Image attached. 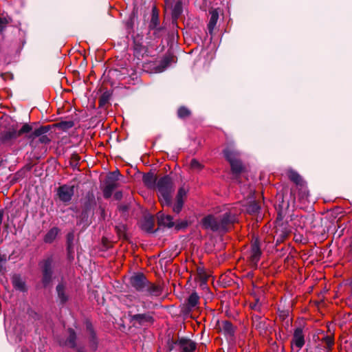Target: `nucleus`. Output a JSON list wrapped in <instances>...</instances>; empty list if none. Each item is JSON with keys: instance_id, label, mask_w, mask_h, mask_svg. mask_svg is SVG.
Wrapping results in <instances>:
<instances>
[{"instance_id": "obj_16", "label": "nucleus", "mask_w": 352, "mask_h": 352, "mask_svg": "<svg viewBox=\"0 0 352 352\" xmlns=\"http://www.w3.org/2000/svg\"><path fill=\"white\" fill-rule=\"evenodd\" d=\"M157 224L159 226L173 228L175 225L173 218L171 215L164 214L162 212H158L156 214Z\"/></svg>"}, {"instance_id": "obj_30", "label": "nucleus", "mask_w": 352, "mask_h": 352, "mask_svg": "<svg viewBox=\"0 0 352 352\" xmlns=\"http://www.w3.org/2000/svg\"><path fill=\"white\" fill-rule=\"evenodd\" d=\"M223 153L224 155V157L226 160L229 162L231 163L232 162H234L236 160L238 152L235 151L234 149L230 148H226L223 151Z\"/></svg>"}, {"instance_id": "obj_1", "label": "nucleus", "mask_w": 352, "mask_h": 352, "mask_svg": "<svg viewBox=\"0 0 352 352\" xmlns=\"http://www.w3.org/2000/svg\"><path fill=\"white\" fill-rule=\"evenodd\" d=\"M155 188L158 190V199L162 207H171L173 206V194L175 186L172 178L166 175L160 177L157 182Z\"/></svg>"}, {"instance_id": "obj_37", "label": "nucleus", "mask_w": 352, "mask_h": 352, "mask_svg": "<svg viewBox=\"0 0 352 352\" xmlns=\"http://www.w3.org/2000/svg\"><path fill=\"white\" fill-rule=\"evenodd\" d=\"M138 19V12L135 9L131 13L129 19L126 23L127 30H132L134 27L135 21Z\"/></svg>"}, {"instance_id": "obj_12", "label": "nucleus", "mask_w": 352, "mask_h": 352, "mask_svg": "<svg viewBox=\"0 0 352 352\" xmlns=\"http://www.w3.org/2000/svg\"><path fill=\"white\" fill-rule=\"evenodd\" d=\"M284 194L282 195L281 204H279V209L278 210L277 220H282L286 213V210L289 208L290 202L294 204L296 201L295 191L292 189L289 192V198L287 201V203H284Z\"/></svg>"}, {"instance_id": "obj_59", "label": "nucleus", "mask_w": 352, "mask_h": 352, "mask_svg": "<svg viewBox=\"0 0 352 352\" xmlns=\"http://www.w3.org/2000/svg\"><path fill=\"white\" fill-rule=\"evenodd\" d=\"M89 135L91 136V138H94V136L95 135V133H91L89 131Z\"/></svg>"}, {"instance_id": "obj_44", "label": "nucleus", "mask_w": 352, "mask_h": 352, "mask_svg": "<svg viewBox=\"0 0 352 352\" xmlns=\"http://www.w3.org/2000/svg\"><path fill=\"white\" fill-rule=\"evenodd\" d=\"M190 166L192 170L197 172L201 170L204 168V165L195 158L191 160Z\"/></svg>"}, {"instance_id": "obj_36", "label": "nucleus", "mask_w": 352, "mask_h": 352, "mask_svg": "<svg viewBox=\"0 0 352 352\" xmlns=\"http://www.w3.org/2000/svg\"><path fill=\"white\" fill-rule=\"evenodd\" d=\"M177 115L179 118L184 120L191 116V111L185 106H181L177 109Z\"/></svg>"}, {"instance_id": "obj_39", "label": "nucleus", "mask_w": 352, "mask_h": 352, "mask_svg": "<svg viewBox=\"0 0 352 352\" xmlns=\"http://www.w3.org/2000/svg\"><path fill=\"white\" fill-rule=\"evenodd\" d=\"M120 175V171L118 170H116V171L110 172L107 175L105 182L118 185L117 182L119 179Z\"/></svg>"}, {"instance_id": "obj_45", "label": "nucleus", "mask_w": 352, "mask_h": 352, "mask_svg": "<svg viewBox=\"0 0 352 352\" xmlns=\"http://www.w3.org/2000/svg\"><path fill=\"white\" fill-rule=\"evenodd\" d=\"M134 51L137 54V55H143V54L146 51V47L143 45L142 43L134 42Z\"/></svg>"}, {"instance_id": "obj_57", "label": "nucleus", "mask_w": 352, "mask_h": 352, "mask_svg": "<svg viewBox=\"0 0 352 352\" xmlns=\"http://www.w3.org/2000/svg\"><path fill=\"white\" fill-rule=\"evenodd\" d=\"M102 241H103L104 247L107 249L109 248L111 245L109 244V242L107 241V240L106 239H103Z\"/></svg>"}, {"instance_id": "obj_34", "label": "nucleus", "mask_w": 352, "mask_h": 352, "mask_svg": "<svg viewBox=\"0 0 352 352\" xmlns=\"http://www.w3.org/2000/svg\"><path fill=\"white\" fill-rule=\"evenodd\" d=\"M149 32H152V35L154 37V38H162L167 34L166 28L161 25L156 27L155 28H153L151 30H149Z\"/></svg>"}, {"instance_id": "obj_9", "label": "nucleus", "mask_w": 352, "mask_h": 352, "mask_svg": "<svg viewBox=\"0 0 352 352\" xmlns=\"http://www.w3.org/2000/svg\"><path fill=\"white\" fill-rule=\"evenodd\" d=\"M74 193V186L67 184L59 186L57 189V195L60 201L68 203L72 200Z\"/></svg>"}, {"instance_id": "obj_52", "label": "nucleus", "mask_w": 352, "mask_h": 352, "mask_svg": "<svg viewBox=\"0 0 352 352\" xmlns=\"http://www.w3.org/2000/svg\"><path fill=\"white\" fill-rule=\"evenodd\" d=\"M39 142L43 144H47L50 142V139L45 134L42 135L39 138Z\"/></svg>"}, {"instance_id": "obj_63", "label": "nucleus", "mask_w": 352, "mask_h": 352, "mask_svg": "<svg viewBox=\"0 0 352 352\" xmlns=\"http://www.w3.org/2000/svg\"><path fill=\"white\" fill-rule=\"evenodd\" d=\"M94 72L93 71H89V77L91 76V74H93Z\"/></svg>"}, {"instance_id": "obj_15", "label": "nucleus", "mask_w": 352, "mask_h": 352, "mask_svg": "<svg viewBox=\"0 0 352 352\" xmlns=\"http://www.w3.org/2000/svg\"><path fill=\"white\" fill-rule=\"evenodd\" d=\"M155 218L150 214H145L141 223V229L148 233L156 232L158 229L153 230Z\"/></svg>"}, {"instance_id": "obj_4", "label": "nucleus", "mask_w": 352, "mask_h": 352, "mask_svg": "<svg viewBox=\"0 0 352 352\" xmlns=\"http://www.w3.org/2000/svg\"><path fill=\"white\" fill-rule=\"evenodd\" d=\"M129 284L137 292L144 293L148 280L142 272L134 273L129 278Z\"/></svg>"}, {"instance_id": "obj_62", "label": "nucleus", "mask_w": 352, "mask_h": 352, "mask_svg": "<svg viewBox=\"0 0 352 352\" xmlns=\"http://www.w3.org/2000/svg\"><path fill=\"white\" fill-rule=\"evenodd\" d=\"M96 293L97 292L96 291H93L92 292V294L94 295V297L96 298Z\"/></svg>"}, {"instance_id": "obj_42", "label": "nucleus", "mask_w": 352, "mask_h": 352, "mask_svg": "<svg viewBox=\"0 0 352 352\" xmlns=\"http://www.w3.org/2000/svg\"><path fill=\"white\" fill-rule=\"evenodd\" d=\"M74 125V123L73 121L72 120H69V121H60L59 122H57L56 124H54V126H56V127H58V129H60L63 131H66L69 129H71L72 127H73Z\"/></svg>"}, {"instance_id": "obj_28", "label": "nucleus", "mask_w": 352, "mask_h": 352, "mask_svg": "<svg viewBox=\"0 0 352 352\" xmlns=\"http://www.w3.org/2000/svg\"><path fill=\"white\" fill-rule=\"evenodd\" d=\"M231 171L235 176L239 175L244 170L242 162L240 160H236L230 163Z\"/></svg>"}, {"instance_id": "obj_48", "label": "nucleus", "mask_w": 352, "mask_h": 352, "mask_svg": "<svg viewBox=\"0 0 352 352\" xmlns=\"http://www.w3.org/2000/svg\"><path fill=\"white\" fill-rule=\"evenodd\" d=\"M188 223L186 220H182L180 221L176 222V223H175V225H174L175 229L177 231L185 229L188 227Z\"/></svg>"}, {"instance_id": "obj_35", "label": "nucleus", "mask_w": 352, "mask_h": 352, "mask_svg": "<svg viewBox=\"0 0 352 352\" xmlns=\"http://www.w3.org/2000/svg\"><path fill=\"white\" fill-rule=\"evenodd\" d=\"M173 58H174V57L172 56H166L164 57L160 60L159 65H157L158 70L160 72L164 71L167 67L169 66V65L173 60Z\"/></svg>"}, {"instance_id": "obj_27", "label": "nucleus", "mask_w": 352, "mask_h": 352, "mask_svg": "<svg viewBox=\"0 0 352 352\" xmlns=\"http://www.w3.org/2000/svg\"><path fill=\"white\" fill-rule=\"evenodd\" d=\"M51 129L50 125L41 126L36 129L28 135V139L34 140L36 138H40L42 135L46 134Z\"/></svg>"}, {"instance_id": "obj_33", "label": "nucleus", "mask_w": 352, "mask_h": 352, "mask_svg": "<svg viewBox=\"0 0 352 352\" xmlns=\"http://www.w3.org/2000/svg\"><path fill=\"white\" fill-rule=\"evenodd\" d=\"M118 185L105 182V186L103 188V196L105 199L111 197L113 191L117 188Z\"/></svg>"}, {"instance_id": "obj_38", "label": "nucleus", "mask_w": 352, "mask_h": 352, "mask_svg": "<svg viewBox=\"0 0 352 352\" xmlns=\"http://www.w3.org/2000/svg\"><path fill=\"white\" fill-rule=\"evenodd\" d=\"M115 230L120 238H122L124 240H128V236L126 233V225L120 223L115 226Z\"/></svg>"}, {"instance_id": "obj_24", "label": "nucleus", "mask_w": 352, "mask_h": 352, "mask_svg": "<svg viewBox=\"0 0 352 352\" xmlns=\"http://www.w3.org/2000/svg\"><path fill=\"white\" fill-rule=\"evenodd\" d=\"M160 26L159 10L155 6H153L151 10V17L148 23V30H151L156 27Z\"/></svg>"}, {"instance_id": "obj_58", "label": "nucleus", "mask_w": 352, "mask_h": 352, "mask_svg": "<svg viewBox=\"0 0 352 352\" xmlns=\"http://www.w3.org/2000/svg\"><path fill=\"white\" fill-rule=\"evenodd\" d=\"M316 351H322V349H324V347L320 344H318V345L316 346Z\"/></svg>"}, {"instance_id": "obj_22", "label": "nucleus", "mask_w": 352, "mask_h": 352, "mask_svg": "<svg viewBox=\"0 0 352 352\" xmlns=\"http://www.w3.org/2000/svg\"><path fill=\"white\" fill-rule=\"evenodd\" d=\"M252 322L255 329L260 331L261 333H265L269 329V325L265 320H263L261 317L254 315L252 317Z\"/></svg>"}, {"instance_id": "obj_41", "label": "nucleus", "mask_w": 352, "mask_h": 352, "mask_svg": "<svg viewBox=\"0 0 352 352\" xmlns=\"http://www.w3.org/2000/svg\"><path fill=\"white\" fill-rule=\"evenodd\" d=\"M65 286L62 283L58 284L56 287L58 296L62 303L66 302L68 299L67 295L65 294Z\"/></svg>"}, {"instance_id": "obj_47", "label": "nucleus", "mask_w": 352, "mask_h": 352, "mask_svg": "<svg viewBox=\"0 0 352 352\" xmlns=\"http://www.w3.org/2000/svg\"><path fill=\"white\" fill-rule=\"evenodd\" d=\"M74 238V235L73 233L67 234V251L69 254L72 252H73L72 242H73Z\"/></svg>"}, {"instance_id": "obj_29", "label": "nucleus", "mask_w": 352, "mask_h": 352, "mask_svg": "<svg viewBox=\"0 0 352 352\" xmlns=\"http://www.w3.org/2000/svg\"><path fill=\"white\" fill-rule=\"evenodd\" d=\"M59 229L56 227L51 228L45 235L43 241L46 243H52L56 238Z\"/></svg>"}, {"instance_id": "obj_5", "label": "nucleus", "mask_w": 352, "mask_h": 352, "mask_svg": "<svg viewBox=\"0 0 352 352\" xmlns=\"http://www.w3.org/2000/svg\"><path fill=\"white\" fill-rule=\"evenodd\" d=\"M32 127L29 124H23L19 130H16L14 128L10 129L3 133L2 135V140L3 142H9L13 140H16L22 134L28 133L32 131Z\"/></svg>"}, {"instance_id": "obj_8", "label": "nucleus", "mask_w": 352, "mask_h": 352, "mask_svg": "<svg viewBox=\"0 0 352 352\" xmlns=\"http://www.w3.org/2000/svg\"><path fill=\"white\" fill-rule=\"evenodd\" d=\"M200 224L203 229L212 232H220L218 217L213 214H208L201 219Z\"/></svg>"}, {"instance_id": "obj_20", "label": "nucleus", "mask_w": 352, "mask_h": 352, "mask_svg": "<svg viewBox=\"0 0 352 352\" xmlns=\"http://www.w3.org/2000/svg\"><path fill=\"white\" fill-rule=\"evenodd\" d=\"M12 283L14 289L25 292L27 291L25 282L20 274H15L11 278Z\"/></svg>"}, {"instance_id": "obj_51", "label": "nucleus", "mask_w": 352, "mask_h": 352, "mask_svg": "<svg viewBox=\"0 0 352 352\" xmlns=\"http://www.w3.org/2000/svg\"><path fill=\"white\" fill-rule=\"evenodd\" d=\"M80 160V157L77 154H74L71 157L70 164L72 166L76 167Z\"/></svg>"}, {"instance_id": "obj_7", "label": "nucleus", "mask_w": 352, "mask_h": 352, "mask_svg": "<svg viewBox=\"0 0 352 352\" xmlns=\"http://www.w3.org/2000/svg\"><path fill=\"white\" fill-rule=\"evenodd\" d=\"M52 258H47L43 260L41 263V266L42 268L43 272V279L42 282L44 286H47L50 284L52 280Z\"/></svg>"}, {"instance_id": "obj_56", "label": "nucleus", "mask_w": 352, "mask_h": 352, "mask_svg": "<svg viewBox=\"0 0 352 352\" xmlns=\"http://www.w3.org/2000/svg\"><path fill=\"white\" fill-rule=\"evenodd\" d=\"M6 261V256L4 254H0V267H2L3 263Z\"/></svg>"}, {"instance_id": "obj_50", "label": "nucleus", "mask_w": 352, "mask_h": 352, "mask_svg": "<svg viewBox=\"0 0 352 352\" xmlns=\"http://www.w3.org/2000/svg\"><path fill=\"white\" fill-rule=\"evenodd\" d=\"M10 19H8L7 18L0 17V33L3 31L7 25L10 22Z\"/></svg>"}, {"instance_id": "obj_31", "label": "nucleus", "mask_w": 352, "mask_h": 352, "mask_svg": "<svg viewBox=\"0 0 352 352\" xmlns=\"http://www.w3.org/2000/svg\"><path fill=\"white\" fill-rule=\"evenodd\" d=\"M245 210L250 214H256L260 212L261 206L257 201H252L246 205Z\"/></svg>"}, {"instance_id": "obj_25", "label": "nucleus", "mask_w": 352, "mask_h": 352, "mask_svg": "<svg viewBox=\"0 0 352 352\" xmlns=\"http://www.w3.org/2000/svg\"><path fill=\"white\" fill-rule=\"evenodd\" d=\"M287 175L290 181L297 186H302L303 180L300 174L295 170L290 168L287 172Z\"/></svg>"}, {"instance_id": "obj_26", "label": "nucleus", "mask_w": 352, "mask_h": 352, "mask_svg": "<svg viewBox=\"0 0 352 352\" xmlns=\"http://www.w3.org/2000/svg\"><path fill=\"white\" fill-rule=\"evenodd\" d=\"M320 342L324 344L323 347L325 352H330L334 345V336L333 335H325L321 338Z\"/></svg>"}, {"instance_id": "obj_19", "label": "nucleus", "mask_w": 352, "mask_h": 352, "mask_svg": "<svg viewBox=\"0 0 352 352\" xmlns=\"http://www.w3.org/2000/svg\"><path fill=\"white\" fill-rule=\"evenodd\" d=\"M142 182L146 187L149 189L155 188L157 178V176L151 171L144 173L142 176Z\"/></svg>"}, {"instance_id": "obj_32", "label": "nucleus", "mask_w": 352, "mask_h": 352, "mask_svg": "<svg viewBox=\"0 0 352 352\" xmlns=\"http://www.w3.org/2000/svg\"><path fill=\"white\" fill-rule=\"evenodd\" d=\"M183 12L182 2L181 1H177L175 3L173 8L172 10V18L174 20H177Z\"/></svg>"}, {"instance_id": "obj_61", "label": "nucleus", "mask_w": 352, "mask_h": 352, "mask_svg": "<svg viewBox=\"0 0 352 352\" xmlns=\"http://www.w3.org/2000/svg\"><path fill=\"white\" fill-rule=\"evenodd\" d=\"M93 121H92V119L89 120V128L91 127V124H93Z\"/></svg>"}, {"instance_id": "obj_11", "label": "nucleus", "mask_w": 352, "mask_h": 352, "mask_svg": "<svg viewBox=\"0 0 352 352\" xmlns=\"http://www.w3.org/2000/svg\"><path fill=\"white\" fill-rule=\"evenodd\" d=\"M261 254L262 251L261 250L260 240L258 237H254L251 243V263L256 266L261 258Z\"/></svg>"}, {"instance_id": "obj_54", "label": "nucleus", "mask_w": 352, "mask_h": 352, "mask_svg": "<svg viewBox=\"0 0 352 352\" xmlns=\"http://www.w3.org/2000/svg\"><path fill=\"white\" fill-rule=\"evenodd\" d=\"M122 198V191H117L114 194V199L116 200H120Z\"/></svg>"}, {"instance_id": "obj_49", "label": "nucleus", "mask_w": 352, "mask_h": 352, "mask_svg": "<svg viewBox=\"0 0 352 352\" xmlns=\"http://www.w3.org/2000/svg\"><path fill=\"white\" fill-rule=\"evenodd\" d=\"M168 349L170 351H173L177 346V339L174 340L173 338L168 339L167 342Z\"/></svg>"}, {"instance_id": "obj_23", "label": "nucleus", "mask_w": 352, "mask_h": 352, "mask_svg": "<svg viewBox=\"0 0 352 352\" xmlns=\"http://www.w3.org/2000/svg\"><path fill=\"white\" fill-rule=\"evenodd\" d=\"M209 14L210 17L208 24V30L209 34L212 35L219 19V12L217 9L212 8L209 10Z\"/></svg>"}, {"instance_id": "obj_43", "label": "nucleus", "mask_w": 352, "mask_h": 352, "mask_svg": "<svg viewBox=\"0 0 352 352\" xmlns=\"http://www.w3.org/2000/svg\"><path fill=\"white\" fill-rule=\"evenodd\" d=\"M68 332H69V337L66 340V344H68L70 347H74L76 345V344H75V340L76 338V333H75L74 331L72 329H69L68 330Z\"/></svg>"}, {"instance_id": "obj_3", "label": "nucleus", "mask_w": 352, "mask_h": 352, "mask_svg": "<svg viewBox=\"0 0 352 352\" xmlns=\"http://www.w3.org/2000/svg\"><path fill=\"white\" fill-rule=\"evenodd\" d=\"M199 303V296L197 292H192L186 300V301L180 305V314L188 317L192 311L195 310Z\"/></svg>"}, {"instance_id": "obj_40", "label": "nucleus", "mask_w": 352, "mask_h": 352, "mask_svg": "<svg viewBox=\"0 0 352 352\" xmlns=\"http://www.w3.org/2000/svg\"><path fill=\"white\" fill-rule=\"evenodd\" d=\"M197 273L201 281V285L206 284L209 278V275L206 273L204 267H198L197 268Z\"/></svg>"}, {"instance_id": "obj_10", "label": "nucleus", "mask_w": 352, "mask_h": 352, "mask_svg": "<svg viewBox=\"0 0 352 352\" xmlns=\"http://www.w3.org/2000/svg\"><path fill=\"white\" fill-rule=\"evenodd\" d=\"M177 347L179 352H195L197 349V343L187 337H179Z\"/></svg>"}, {"instance_id": "obj_18", "label": "nucleus", "mask_w": 352, "mask_h": 352, "mask_svg": "<svg viewBox=\"0 0 352 352\" xmlns=\"http://www.w3.org/2000/svg\"><path fill=\"white\" fill-rule=\"evenodd\" d=\"M162 294V287L160 285H156L148 280V284L145 288L144 294L146 296L158 297Z\"/></svg>"}, {"instance_id": "obj_13", "label": "nucleus", "mask_w": 352, "mask_h": 352, "mask_svg": "<svg viewBox=\"0 0 352 352\" xmlns=\"http://www.w3.org/2000/svg\"><path fill=\"white\" fill-rule=\"evenodd\" d=\"M187 190L184 187H180L176 195V201L173 205V212L175 214H179L184 206V198L186 197Z\"/></svg>"}, {"instance_id": "obj_55", "label": "nucleus", "mask_w": 352, "mask_h": 352, "mask_svg": "<svg viewBox=\"0 0 352 352\" xmlns=\"http://www.w3.org/2000/svg\"><path fill=\"white\" fill-rule=\"evenodd\" d=\"M289 235V232L287 231H282L281 234H280V238L281 241L285 240Z\"/></svg>"}, {"instance_id": "obj_21", "label": "nucleus", "mask_w": 352, "mask_h": 352, "mask_svg": "<svg viewBox=\"0 0 352 352\" xmlns=\"http://www.w3.org/2000/svg\"><path fill=\"white\" fill-rule=\"evenodd\" d=\"M89 352H94L99 348V340L96 333L89 323Z\"/></svg>"}, {"instance_id": "obj_14", "label": "nucleus", "mask_w": 352, "mask_h": 352, "mask_svg": "<svg viewBox=\"0 0 352 352\" xmlns=\"http://www.w3.org/2000/svg\"><path fill=\"white\" fill-rule=\"evenodd\" d=\"M236 327L229 320H223L219 327V331H222L227 340H232L234 338Z\"/></svg>"}, {"instance_id": "obj_60", "label": "nucleus", "mask_w": 352, "mask_h": 352, "mask_svg": "<svg viewBox=\"0 0 352 352\" xmlns=\"http://www.w3.org/2000/svg\"><path fill=\"white\" fill-rule=\"evenodd\" d=\"M283 241L280 240V238L279 237L276 241V245L279 243H281Z\"/></svg>"}, {"instance_id": "obj_53", "label": "nucleus", "mask_w": 352, "mask_h": 352, "mask_svg": "<svg viewBox=\"0 0 352 352\" xmlns=\"http://www.w3.org/2000/svg\"><path fill=\"white\" fill-rule=\"evenodd\" d=\"M119 210L125 212H127L129 209V204H122L118 206Z\"/></svg>"}, {"instance_id": "obj_46", "label": "nucleus", "mask_w": 352, "mask_h": 352, "mask_svg": "<svg viewBox=\"0 0 352 352\" xmlns=\"http://www.w3.org/2000/svg\"><path fill=\"white\" fill-rule=\"evenodd\" d=\"M111 94L109 91L104 92L99 98L100 106H104L109 102Z\"/></svg>"}, {"instance_id": "obj_17", "label": "nucleus", "mask_w": 352, "mask_h": 352, "mask_svg": "<svg viewBox=\"0 0 352 352\" xmlns=\"http://www.w3.org/2000/svg\"><path fill=\"white\" fill-rule=\"evenodd\" d=\"M305 336L302 329L298 327L294 329L292 344H295L296 347L300 349L305 345Z\"/></svg>"}, {"instance_id": "obj_6", "label": "nucleus", "mask_w": 352, "mask_h": 352, "mask_svg": "<svg viewBox=\"0 0 352 352\" xmlns=\"http://www.w3.org/2000/svg\"><path fill=\"white\" fill-rule=\"evenodd\" d=\"M218 220L220 232H227L236 222V217L235 214L227 212L218 217Z\"/></svg>"}, {"instance_id": "obj_2", "label": "nucleus", "mask_w": 352, "mask_h": 352, "mask_svg": "<svg viewBox=\"0 0 352 352\" xmlns=\"http://www.w3.org/2000/svg\"><path fill=\"white\" fill-rule=\"evenodd\" d=\"M129 322L135 328L148 327L152 325L155 319L151 312L135 314L133 309L128 311Z\"/></svg>"}]
</instances>
